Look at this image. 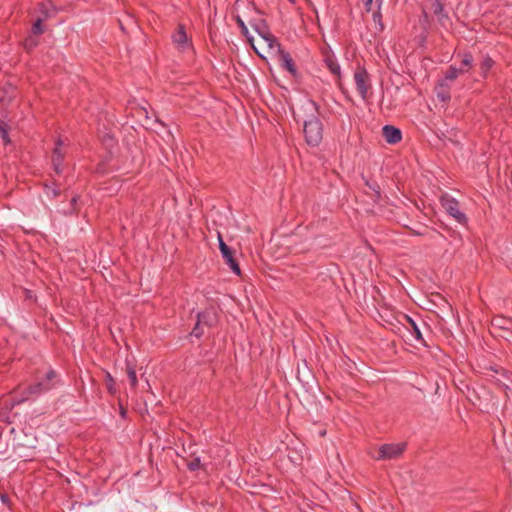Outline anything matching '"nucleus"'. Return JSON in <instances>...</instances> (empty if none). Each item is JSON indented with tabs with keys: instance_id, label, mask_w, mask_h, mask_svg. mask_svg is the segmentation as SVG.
Wrapping results in <instances>:
<instances>
[{
	"instance_id": "nucleus-1",
	"label": "nucleus",
	"mask_w": 512,
	"mask_h": 512,
	"mask_svg": "<svg viewBox=\"0 0 512 512\" xmlns=\"http://www.w3.org/2000/svg\"><path fill=\"white\" fill-rule=\"evenodd\" d=\"M310 104L313 106L316 114H312L308 120L304 121L303 133L306 143L311 147H317L323 139V124L319 119V106L311 100Z\"/></svg>"
},
{
	"instance_id": "nucleus-2",
	"label": "nucleus",
	"mask_w": 512,
	"mask_h": 512,
	"mask_svg": "<svg viewBox=\"0 0 512 512\" xmlns=\"http://www.w3.org/2000/svg\"><path fill=\"white\" fill-rule=\"evenodd\" d=\"M59 375L53 369L49 368L42 379L37 380L35 383L30 384L24 391L26 398L29 395H40L52 390L59 383Z\"/></svg>"
},
{
	"instance_id": "nucleus-3",
	"label": "nucleus",
	"mask_w": 512,
	"mask_h": 512,
	"mask_svg": "<svg viewBox=\"0 0 512 512\" xmlns=\"http://www.w3.org/2000/svg\"><path fill=\"white\" fill-rule=\"evenodd\" d=\"M442 207L452 216L459 224L466 226L468 218L460 211L459 202L451 196L444 195L440 199Z\"/></svg>"
},
{
	"instance_id": "nucleus-4",
	"label": "nucleus",
	"mask_w": 512,
	"mask_h": 512,
	"mask_svg": "<svg viewBox=\"0 0 512 512\" xmlns=\"http://www.w3.org/2000/svg\"><path fill=\"white\" fill-rule=\"evenodd\" d=\"M354 81L356 89L363 100L367 99L368 90L370 89V76L364 66L358 65L354 72Z\"/></svg>"
},
{
	"instance_id": "nucleus-5",
	"label": "nucleus",
	"mask_w": 512,
	"mask_h": 512,
	"mask_svg": "<svg viewBox=\"0 0 512 512\" xmlns=\"http://www.w3.org/2000/svg\"><path fill=\"white\" fill-rule=\"evenodd\" d=\"M406 448V443L383 444L378 449L377 460H391L400 457Z\"/></svg>"
},
{
	"instance_id": "nucleus-6",
	"label": "nucleus",
	"mask_w": 512,
	"mask_h": 512,
	"mask_svg": "<svg viewBox=\"0 0 512 512\" xmlns=\"http://www.w3.org/2000/svg\"><path fill=\"white\" fill-rule=\"evenodd\" d=\"M197 320L206 327H215L219 322V309L211 305L197 313Z\"/></svg>"
},
{
	"instance_id": "nucleus-7",
	"label": "nucleus",
	"mask_w": 512,
	"mask_h": 512,
	"mask_svg": "<svg viewBox=\"0 0 512 512\" xmlns=\"http://www.w3.org/2000/svg\"><path fill=\"white\" fill-rule=\"evenodd\" d=\"M491 327L496 336L499 332H508V335L512 336V318L502 315L494 316L491 320Z\"/></svg>"
},
{
	"instance_id": "nucleus-8",
	"label": "nucleus",
	"mask_w": 512,
	"mask_h": 512,
	"mask_svg": "<svg viewBox=\"0 0 512 512\" xmlns=\"http://www.w3.org/2000/svg\"><path fill=\"white\" fill-rule=\"evenodd\" d=\"M172 41L179 49L182 50L192 46V43L187 36L184 24L179 23L177 25V28L172 35Z\"/></svg>"
},
{
	"instance_id": "nucleus-9",
	"label": "nucleus",
	"mask_w": 512,
	"mask_h": 512,
	"mask_svg": "<svg viewBox=\"0 0 512 512\" xmlns=\"http://www.w3.org/2000/svg\"><path fill=\"white\" fill-rule=\"evenodd\" d=\"M362 179L364 181L365 186L369 189V191H365V193L370 196L374 203H379L382 199L381 187L378 182L372 178H368L362 175Z\"/></svg>"
},
{
	"instance_id": "nucleus-10",
	"label": "nucleus",
	"mask_w": 512,
	"mask_h": 512,
	"mask_svg": "<svg viewBox=\"0 0 512 512\" xmlns=\"http://www.w3.org/2000/svg\"><path fill=\"white\" fill-rule=\"evenodd\" d=\"M382 135L389 144H397L402 140V132L393 125H385L382 128Z\"/></svg>"
},
{
	"instance_id": "nucleus-11",
	"label": "nucleus",
	"mask_w": 512,
	"mask_h": 512,
	"mask_svg": "<svg viewBox=\"0 0 512 512\" xmlns=\"http://www.w3.org/2000/svg\"><path fill=\"white\" fill-rule=\"evenodd\" d=\"M278 55L281 67L286 69L293 77H296L298 75V71L290 53L285 50H281Z\"/></svg>"
},
{
	"instance_id": "nucleus-12",
	"label": "nucleus",
	"mask_w": 512,
	"mask_h": 512,
	"mask_svg": "<svg viewBox=\"0 0 512 512\" xmlns=\"http://www.w3.org/2000/svg\"><path fill=\"white\" fill-rule=\"evenodd\" d=\"M324 63L329 71L336 75L338 78L341 77L340 66L334 56V54L330 50L323 51Z\"/></svg>"
},
{
	"instance_id": "nucleus-13",
	"label": "nucleus",
	"mask_w": 512,
	"mask_h": 512,
	"mask_svg": "<svg viewBox=\"0 0 512 512\" xmlns=\"http://www.w3.org/2000/svg\"><path fill=\"white\" fill-rule=\"evenodd\" d=\"M481 54V61L479 63L480 76L482 79H487L490 70L495 66V60L489 54Z\"/></svg>"
},
{
	"instance_id": "nucleus-14",
	"label": "nucleus",
	"mask_w": 512,
	"mask_h": 512,
	"mask_svg": "<svg viewBox=\"0 0 512 512\" xmlns=\"http://www.w3.org/2000/svg\"><path fill=\"white\" fill-rule=\"evenodd\" d=\"M432 10L441 26H445L449 22L447 13L444 12V4L441 0H434Z\"/></svg>"
},
{
	"instance_id": "nucleus-15",
	"label": "nucleus",
	"mask_w": 512,
	"mask_h": 512,
	"mask_svg": "<svg viewBox=\"0 0 512 512\" xmlns=\"http://www.w3.org/2000/svg\"><path fill=\"white\" fill-rule=\"evenodd\" d=\"M405 318L408 322L407 330L414 336L415 340L421 343L423 346L428 347L425 339L422 336L421 330L417 323L408 315H405Z\"/></svg>"
},
{
	"instance_id": "nucleus-16",
	"label": "nucleus",
	"mask_w": 512,
	"mask_h": 512,
	"mask_svg": "<svg viewBox=\"0 0 512 512\" xmlns=\"http://www.w3.org/2000/svg\"><path fill=\"white\" fill-rule=\"evenodd\" d=\"M226 265L230 268V270L236 274L237 276L241 275V269L239 266L238 261L235 258V251L233 249H230L227 253L221 254Z\"/></svg>"
},
{
	"instance_id": "nucleus-17",
	"label": "nucleus",
	"mask_w": 512,
	"mask_h": 512,
	"mask_svg": "<svg viewBox=\"0 0 512 512\" xmlns=\"http://www.w3.org/2000/svg\"><path fill=\"white\" fill-rule=\"evenodd\" d=\"M436 96L441 102H448L451 99L450 86L445 80H440L435 87Z\"/></svg>"
},
{
	"instance_id": "nucleus-18",
	"label": "nucleus",
	"mask_w": 512,
	"mask_h": 512,
	"mask_svg": "<svg viewBox=\"0 0 512 512\" xmlns=\"http://www.w3.org/2000/svg\"><path fill=\"white\" fill-rule=\"evenodd\" d=\"M236 23H237L238 27L240 28L241 34L246 37L247 42L251 45L253 50L258 55H260V53L258 52L257 48L254 45V38L252 36H250L248 28H247L246 24L244 23V21L241 19L240 16H237Z\"/></svg>"
},
{
	"instance_id": "nucleus-19",
	"label": "nucleus",
	"mask_w": 512,
	"mask_h": 512,
	"mask_svg": "<svg viewBox=\"0 0 512 512\" xmlns=\"http://www.w3.org/2000/svg\"><path fill=\"white\" fill-rule=\"evenodd\" d=\"M125 365H126V368H125L126 374L130 381L131 388L135 389L138 384L135 365L128 359H126Z\"/></svg>"
},
{
	"instance_id": "nucleus-20",
	"label": "nucleus",
	"mask_w": 512,
	"mask_h": 512,
	"mask_svg": "<svg viewBox=\"0 0 512 512\" xmlns=\"http://www.w3.org/2000/svg\"><path fill=\"white\" fill-rule=\"evenodd\" d=\"M252 27L262 39L271 33L270 28L264 19H259L257 22L252 23Z\"/></svg>"
},
{
	"instance_id": "nucleus-21",
	"label": "nucleus",
	"mask_w": 512,
	"mask_h": 512,
	"mask_svg": "<svg viewBox=\"0 0 512 512\" xmlns=\"http://www.w3.org/2000/svg\"><path fill=\"white\" fill-rule=\"evenodd\" d=\"M474 58L472 53L464 52L461 58V66L459 67V71L462 73H467L473 67Z\"/></svg>"
},
{
	"instance_id": "nucleus-22",
	"label": "nucleus",
	"mask_w": 512,
	"mask_h": 512,
	"mask_svg": "<svg viewBox=\"0 0 512 512\" xmlns=\"http://www.w3.org/2000/svg\"><path fill=\"white\" fill-rule=\"evenodd\" d=\"M23 47L27 52H31L39 45V40L37 36L29 35L23 40Z\"/></svg>"
},
{
	"instance_id": "nucleus-23",
	"label": "nucleus",
	"mask_w": 512,
	"mask_h": 512,
	"mask_svg": "<svg viewBox=\"0 0 512 512\" xmlns=\"http://www.w3.org/2000/svg\"><path fill=\"white\" fill-rule=\"evenodd\" d=\"M263 40L267 43L269 49H276L278 54L281 50H284L278 39L272 33H270L267 37H264Z\"/></svg>"
},
{
	"instance_id": "nucleus-24",
	"label": "nucleus",
	"mask_w": 512,
	"mask_h": 512,
	"mask_svg": "<svg viewBox=\"0 0 512 512\" xmlns=\"http://www.w3.org/2000/svg\"><path fill=\"white\" fill-rule=\"evenodd\" d=\"M0 137L5 146L11 143V139L9 137V125L0 119Z\"/></svg>"
},
{
	"instance_id": "nucleus-25",
	"label": "nucleus",
	"mask_w": 512,
	"mask_h": 512,
	"mask_svg": "<svg viewBox=\"0 0 512 512\" xmlns=\"http://www.w3.org/2000/svg\"><path fill=\"white\" fill-rule=\"evenodd\" d=\"M105 385L109 394L115 395L117 393L116 381L109 372H106L105 375Z\"/></svg>"
},
{
	"instance_id": "nucleus-26",
	"label": "nucleus",
	"mask_w": 512,
	"mask_h": 512,
	"mask_svg": "<svg viewBox=\"0 0 512 512\" xmlns=\"http://www.w3.org/2000/svg\"><path fill=\"white\" fill-rule=\"evenodd\" d=\"M461 74L463 73L459 71V68L450 65L445 73V77L442 80H445L448 83V81H454Z\"/></svg>"
},
{
	"instance_id": "nucleus-27",
	"label": "nucleus",
	"mask_w": 512,
	"mask_h": 512,
	"mask_svg": "<svg viewBox=\"0 0 512 512\" xmlns=\"http://www.w3.org/2000/svg\"><path fill=\"white\" fill-rule=\"evenodd\" d=\"M62 145V142L60 139L57 140L56 146L53 150L52 155V162H56L57 164L62 163L64 159V153H62L60 147Z\"/></svg>"
},
{
	"instance_id": "nucleus-28",
	"label": "nucleus",
	"mask_w": 512,
	"mask_h": 512,
	"mask_svg": "<svg viewBox=\"0 0 512 512\" xmlns=\"http://www.w3.org/2000/svg\"><path fill=\"white\" fill-rule=\"evenodd\" d=\"M44 19L41 17L37 18L36 21L33 23L31 27V35L39 36L44 33V26H43Z\"/></svg>"
},
{
	"instance_id": "nucleus-29",
	"label": "nucleus",
	"mask_w": 512,
	"mask_h": 512,
	"mask_svg": "<svg viewBox=\"0 0 512 512\" xmlns=\"http://www.w3.org/2000/svg\"><path fill=\"white\" fill-rule=\"evenodd\" d=\"M45 188H46L47 195L51 194L52 198H56L61 195V190L59 188V185L56 182H53V184L51 186L46 184Z\"/></svg>"
},
{
	"instance_id": "nucleus-30",
	"label": "nucleus",
	"mask_w": 512,
	"mask_h": 512,
	"mask_svg": "<svg viewBox=\"0 0 512 512\" xmlns=\"http://www.w3.org/2000/svg\"><path fill=\"white\" fill-rule=\"evenodd\" d=\"M79 200V195H74L70 200V207L67 210H64L63 213L65 215H72L78 211L77 202Z\"/></svg>"
},
{
	"instance_id": "nucleus-31",
	"label": "nucleus",
	"mask_w": 512,
	"mask_h": 512,
	"mask_svg": "<svg viewBox=\"0 0 512 512\" xmlns=\"http://www.w3.org/2000/svg\"><path fill=\"white\" fill-rule=\"evenodd\" d=\"M378 2V9L373 13L372 17H373V21L375 23H379L380 25V30H383L384 29V25L382 23V14L380 12V8H381V0L377 1Z\"/></svg>"
},
{
	"instance_id": "nucleus-32",
	"label": "nucleus",
	"mask_w": 512,
	"mask_h": 512,
	"mask_svg": "<svg viewBox=\"0 0 512 512\" xmlns=\"http://www.w3.org/2000/svg\"><path fill=\"white\" fill-rule=\"evenodd\" d=\"M203 326L204 325L202 323H199V320H197L191 331V335L198 339L201 338L204 334Z\"/></svg>"
},
{
	"instance_id": "nucleus-33",
	"label": "nucleus",
	"mask_w": 512,
	"mask_h": 512,
	"mask_svg": "<svg viewBox=\"0 0 512 512\" xmlns=\"http://www.w3.org/2000/svg\"><path fill=\"white\" fill-rule=\"evenodd\" d=\"M188 470L190 471H196L201 468V461L199 457L193 458L191 461L187 462L186 464Z\"/></svg>"
},
{
	"instance_id": "nucleus-34",
	"label": "nucleus",
	"mask_w": 512,
	"mask_h": 512,
	"mask_svg": "<svg viewBox=\"0 0 512 512\" xmlns=\"http://www.w3.org/2000/svg\"><path fill=\"white\" fill-rule=\"evenodd\" d=\"M218 246H219V249H220V252L221 254L222 253H227L228 254V251L230 249H232L231 247H229L225 241L223 240L222 236L220 233H218Z\"/></svg>"
},
{
	"instance_id": "nucleus-35",
	"label": "nucleus",
	"mask_w": 512,
	"mask_h": 512,
	"mask_svg": "<svg viewBox=\"0 0 512 512\" xmlns=\"http://www.w3.org/2000/svg\"><path fill=\"white\" fill-rule=\"evenodd\" d=\"M53 169L57 175L62 174V163L57 164L56 162H52Z\"/></svg>"
},
{
	"instance_id": "nucleus-36",
	"label": "nucleus",
	"mask_w": 512,
	"mask_h": 512,
	"mask_svg": "<svg viewBox=\"0 0 512 512\" xmlns=\"http://www.w3.org/2000/svg\"><path fill=\"white\" fill-rule=\"evenodd\" d=\"M40 11L43 14L42 19H44V21L46 19H48V17H49L48 9H47V7L44 4H41Z\"/></svg>"
},
{
	"instance_id": "nucleus-37",
	"label": "nucleus",
	"mask_w": 512,
	"mask_h": 512,
	"mask_svg": "<svg viewBox=\"0 0 512 512\" xmlns=\"http://www.w3.org/2000/svg\"><path fill=\"white\" fill-rule=\"evenodd\" d=\"M365 6L366 12H370L372 9L373 0H362Z\"/></svg>"
},
{
	"instance_id": "nucleus-38",
	"label": "nucleus",
	"mask_w": 512,
	"mask_h": 512,
	"mask_svg": "<svg viewBox=\"0 0 512 512\" xmlns=\"http://www.w3.org/2000/svg\"><path fill=\"white\" fill-rule=\"evenodd\" d=\"M498 336L502 337V338H504V339H506L508 341H510L512 339V336L508 335V332H501V333L499 332Z\"/></svg>"
},
{
	"instance_id": "nucleus-39",
	"label": "nucleus",
	"mask_w": 512,
	"mask_h": 512,
	"mask_svg": "<svg viewBox=\"0 0 512 512\" xmlns=\"http://www.w3.org/2000/svg\"><path fill=\"white\" fill-rule=\"evenodd\" d=\"M422 17H423V20H424L425 22H429V15H428V13L426 12V10H423V11H422Z\"/></svg>"
},
{
	"instance_id": "nucleus-40",
	"label": "nucleus",
	"mask_w": 512,
	"mask_h": 512,
	"mask_svg": "<svg viewBox=\"0 0 512 512\" xmlns=\"http://www.w3.org/2000/svg\"><path fill=\"white\" fill-rule=\"evenodd\" d=\"M156 122H158L159 124H161V125H162V126H164V127L166 126V125H165V123H163V122H162L161 120H159V119H156Z\"/></svg>"
},
{
	"instance_id": "nucleus-41",
	"label": "nucleus",
	"mask_w": 512,
	"mask_h": 512,
	"mask_svg": "<svg viewBox=\"0 0 512 512\" xmlns=\"http://www.w3.org/2000/svg\"><path fill=\"white\" fill-rule=\"evenodd\" d=\"M306 377H307V378H310L311 380H313V378H314V377L311 375V373H308V374L306 375Z\"/></svg>"
},
{
	"instance_id": "nucleus-42",
	"label": "nucleus",
	"mask_w": 512,
	"mask_h": 512,
	"mask_svg": "<svg viewBox=\"0 0 512 512\" xmlns=\"http://www.w3.org/2000/svg\"><path fill=\"white\" fill-rule=\"evenodd\" d=\"M126 414V411L124 409L121 410V415L124 417Z\"/></svg>"
},
{
	"instance_id": "nucleus-43",
	"label": "nucleus",
	"mask_w": 512,
	"mask_h": 512,
	"mask_svg": "<svg viewBox=\"0 0 512 512\" xmlns=\"http://www.w3.org/2000/svg\"><path fill=\"white\" fill-rule=\"evenodd\" d=\"M297 378H298L300 381H303V380L300 378V375H299V374L297 375Z\"/></svg>"
},
{
	"instance_id": "nucleus-44",
	"label": "nucleus",
	"mask_w": 512,
	"mask_h": 512,
	"mask_svg": "<svg viewBox=\"0 0 512 512\" xmlns=\"http://www.w3.org/2000/svg\"><path fill=\"white\" fill-rule=\"evenodd\" d=\"M289 1H290L291 3H294V2H295V0H289Z\"/></svg>"
}]
</instances>
